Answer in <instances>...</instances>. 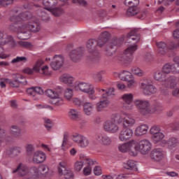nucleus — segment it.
Wrapping results in <instances>:
<instances>
[{
	"mask_svg": "<svg viewBox=\"0 0 179 179\" xmlns=\"http://www.w3.org/2000/svg\"><path fill=\"white\" fill-rule=\"evenodd\" d=\"M139 33L138 28L133 29L127 34V40L126 42L127 48L124 50V55L127 57H131L138 50V45L136 43L141 40V35Z\"/></svg>",
	"mask_w": 179,
	"mask_h": 179,
	"instance_id": "nucleus-1",
	"label": "nucleus"
},
{
	"mask_svg": "<svg viewBox=\"0 0 179 179\" xmlns=\"http://www.w3.org/2000/svg\"><path fill=\"white\" fill-rule=\"evenodd\" d=\"M117 124H121L120 113L112 115L111 118L103 123V128L106 132L117 134V131H120V127Z\"/></svg>",
	"mask_w": 179,
	"mask_h": 179,
	"instance_id": "nucleus-2",
	"label": "nucleus"
},
{
	"mask_svg": "<svg viewBox=\"0 0 179 179\" xmlns=\"http://www.w3.org/2000/svg\"><path fill=\"white\" fill-rule=\"evenodd\" d=\"M97 45L99 47H103V43L101 42L94 40L90 39L87 42V48L88 50V52L92 54L89 57V60L91 62H98L100 57H99V50H97Z\"/></svg>",
	"mask_w": 179,
	"mask_h": 179,
	"instance_id": "nucleus-3",
	"label": "nucleus"
},
{
	"mask_svg": "<svg viewBox=\"0 0 179 179\" xmlns=\"http://www.w3.org/2000/svg\"><path fill=\"white\" fill-rule=\"evenodd\" d=\"M134 150L142 153V155H148L152 150V143L148 139H143L138 143L136 141Z\"/></svg>",
	"mask_w": 179,
	"mask_h": 179,
	"instance_id": "nucleus-4",
	"label": "nucleus"
},
{
	"mask_svg": "<svg viewBox=\"0 0 179 179\" xmlns=\"http://www.w3.org/2000/svg\"><path fill=\"white\" fill-rule=\"evenodd\" d=\"M136 107L138 108L139 113L142 115H147V114H150L152 113V109L150 108V103L147 100L136 99L134 101Z\"/></svg>",
	"mask_w": 179,
	"mask_h": 179,
	"instance_id": "nucleus-5",
	"label": "nucleus"
},
{
	"mask_svg": "<svg viewBox=\"0 0 179 179\" xmlns=\"http://www.w3.org/2000/svg\"><path fill=\"white\" fill-rule=\"evenodd\" d=\"M59 93H61V91L59 92L52 90H47L45 91L46 96L52 99L50 103L54 106H62L64 104V100L59 97Z\"/></svg>",
	"mask_w": 179,
	"mask_h": 179,
	"instance_id": "nucleus-6",
	"label": "nucleus"
},
{
	"mask_svg": "<svg viewBox=\"0 0 179 179\" xmlns=\"http://www.w3.org/2000/svg\"><path fill=\"white\" fill-rule=\"evenodd\" d=\"M155 45H157L158 48L157 53L160 57H164L170 50H174L177 48V45L171 47L169 43L164 41H157L155 42Z\"/></svg>",
	"mask_w": 179,
	"mask_h": 179,
	"instance_id": "nucleus-7",
	"label": "nucleus"
},
{
	"mask_svg": "<svg viewBox=\"0 0 179 179\" xmlns=\"http://www.w3.org/2000/svg\"><path fill=\"white\" fill-rule=\"evenodd\" d=\"M21 30H29L32 33H38L41 30V24L37 21L31 20L28 23H23L20 27Z\"/></svg>",
	"mask_w": 179,
	"mask_h": 179,
	"instance_id": "nucleus-8",
	"label": "nucleus"
},
{
	"mask_svg": "<svg viewBox=\"0 0 179 179\" xmlns=\"http://www.w3.org/2000/svg\"><path fill=\"white\" fill-rule=\"evenodd\" d=\"M59 176H64L65 179L73 178V173L71 169H66V162H61L57 167Z\"/></svg>",
	"mask_w": 179,
	"mask_h": 179,
	"instance_id": "nucleus-9",
	"label": "nucleus"
},
{
	"mask_svg": "<svg viewBox=\"0 0 179 179\" xmlns=\"http://www.w3.org/2000/svg\"><path fill=\"white\" fill-rule=\"evenodd\" d=\"M72 141L78 145L80 148H87L90 141L87 137L79 134H75L72 136Z\"/></svg>",
	"mask_w": 179,
	"mask_h": 179,
	"instance_id": "nucleus-10",
	"label": "nucleus"
},
{
	"mask_svg": "<svg viewBox=\"0 0 179 179\" xmlns=\"http://www.w3.org/2000/svg\"><path fill=\"white\" fill-rule=\"evenodd\" d=\"M9 41H10V36H8L3 32L0 31V58L1 59H6L9 57V55L5 54L3 48L2 47L5 44H8Z\"/></svg>",
	"mask_w": 179,
	"mask_h": 179,
	"instance_id": "nucleus-11",
	"label": "nucleus"
},
{
	"mask_svg": "<svg viewBox=\"0 0 179 179\" xmlns=\"http://www.w3.org/2000/svg\"><path fill=\"white\" fill-rule=\"evenodd\" d=\"M64 61L65 57L62 55H56L53 57V61L50 63V66L53 71H58L64 66Z\"/></svg>",
	"mask_w": 179,
	"mask_h": 179,
	"instance_id": "nucleus-12",
	"label": "nucleus"
},
{
	"mask_svg": "<svg viewBox=\"0 0 179 179\" xmlns=\"http://www.w3.org/2000/svg\"><path fill=\"white\" fill-rule=\"evenodd\" d=\"M134 135V131L129 127H122L119 133V139L121 142H125L128 139H131Z\"/></svg>",
	"mask_w": 179,
	"mask_h": 179,
	"instance_id": "nucleus-13",
	"label": "nucleus"
},
{
	"mask_svg": "<svg viewBox=\"0 0 179 179\" xmlns=\"http://www.w3.org/2000/svg\"><path fill=\"white\" fill-rule=\"evenodd\" d=\"M141 89L144 94L150 95L155 94L156 92V88L152 85V82L149 80H144L141 83Z\"/></svg>",
	"mask_w": 179,
	"mask_h": 179,
	"instance_id": "nucleus-14",
	"label": "nucleus"
},
{
	"mask_svg": "<svg viewBox=\"0 0 179 179\" xmlns=\"http://www.w3.org/2000/svg\"><path fill=\"white\" fill-rule=\"evenodd\" d=\"M120 117L121 119V124H122V127L129 128V127H133V125H135V119H134V117H132L130 115L127 113L120 114Z\"/></svg>",
	"mask_w": 179,
	"mask_h": 179,
	"instance_id": "nucleus-15",
	"label": "nucleus"
},
{
	"mask_svg": "<svg viewBox=\"0 0 179 179\" xmlns=\"http://www.w3.org/2000/svg\"><path fill=\"white\" fill-rule=\"evenodd\" d=\"M138 19L143 20L146 17V13L145 12H141L138 6H130L126 13L127 16H135L136 15H138Z\"/></svg>",
	"mask_w": 179,
	"mask_h": 179,
	"instance_id": "nucleus-16",
	"label": "nucleus"
},
{
	"mask_svg": "<svg viewBox=\"0 0 179 179\" xmlns=\"http://www.w3.org/2000/svg\"><path fill=\"white\" fill-rule=\"evenodd\" d=\"M162 72L164 73H179V64L166 63L162 67Z\"/></svg>",
	"mask_w": 179,
	"mask_h": 179,
	"instance_id": "nucleus-17",
	"label": "nucleus"
},
{
	"mask_svg": "<svg viewBox=\"0 0 179 179\" xmlns=\"http://www.w3.org/2000/svg\"><path fill=\"white\" fill-rule=\"evenodd\" d=\"M164 151L161 148H155L153 149L150 155V159L153 160V162H161L164 159Z\"/></svg>",
	"mask_w": 179,
	"mask_h": 179,
	"instance_id": "nucleus-18",
	"label": "nucleus"
},
{
	"mask_svg": "<svg viewBox=\"0 0 179 179\" xmlns=\"http://www.w3.org/2000/svg\"><path fill=\"white\" fill-rule=\"evenodd\" d=\"M135 145H136V141L131 140L127 143L120 144L118 145V150L122 153H127V152L134 150Z\"/></svg>",
	"mask_w": 179,
	"mask_h": 179,
	"instance_id": "nucleus-19",
	"label": "nucleus"
},
{
	"mask_svg": "<svg viewBox=\"0 0 179 179\" xmlns=\"http://www.w3.org/2000/svg\"><path fill=\"white\" fill-rule=\"evenodd\" d=\"M96 140L103 146H110V144L113 142L111 138H110L106 133H99L96 134Z\"/></svg>",
	"mask_w": 179,
	"mask_h": 179,
	"instance_id": "nucleus-20",
	"label": "nucleus"
},
{
	"mask_svg": "<svg viewBox=\"0 0 179 179\" xmlns=\"http://www.w3.org/2000/svg\"><path fill=\"white\" fill-rule=\"evenodd\" d=\"M122 99L124 102L123 105L124 110H132L134 106L132 101H134V94H124L122 96Z\"/></svg>",
	"mask_w": 179,
	"mask_h": 179,
	"instance_id": "nucleus-21",
	"label": "nucleus"
},
{
	"mask_svg": "<svg viewBox=\"0 0 179 179\" xmlns=\"http://www.w3.org/2000/svg\"><path fill=\"white\" fill-rule=\"evenodd\" d=\"M76 90H80L83 93H94V87L90 83H80L75 86Z\"/></svg>",
	"mask_w": 179,
	"mask_h": 179,
	"instance_id": "nucleus-22",
	"label": "nucleus"
},
{
	"mask_svg": "<svg viewBox=\"0 0 179 179\" xmlns=\"http://www.w3.org/2000/svg\"><path fill=\"white\" fill-rule=\"evenodd\" d=\"M120 45H121V43L118 39L108 43L106 47V55H108V57L114 55V54H115V47H120Z\"/></svg>",
	"mask_w": 179,
	"mask_h": 179,
	"instance_id": "nucleus-23",
	"label": "nucleus"
},
{
	"mask_svg": "<svg viewBox=\"0 0 179 179\" xmlns=\"http://www.w3.org/2000/svg\"><path fill=\"white\" fill-rule=\"evenodd\" d=\"M83 57V50L82 48H77L70 52V58L73 62H79Z\"/></svg>",
	"mask_w": 179,
	"mask_h": 179,
	"instance_id": "nucleus-24",
	"label": "nucleus"
},
{
	"mask_svg": "<svg viewBox=\"0 0 179 179\" xmlns=\"http://www.w3.org/2000/svg\"><path fill=\"white\" fill-rule=\"evenodd\" d=\"M97 92L101 94L103 99H108V97H113L115 96V89L113 87L108 88L107 90L96 88Z\"/></svg>",
	"mask_w": 179,
	"mask_h": 179,
	"instance_id": "nucleus-25",
	"label": "nucleus"
},
{
	"mask_svg": "<svg viewBox=\"0 0 179 179\" xmlns=\"http://www.w3.org/2000/svg\"><path fill=\"white\" fill-rule=\"evenodd\" d=\"M20 79H22V76L19 74H15V77L13 80L9 78H6L4 79V82L5 83H8L9 86L11 87H19L22 83Z\"/></svg>",
	"mask_w": 179,
	"mask_h": 179,
	"instance_id": "nucleus-26",
	"label": "nucleus"
},
{
	"mask_svg": "<svg viewBox=\"0 0 179 179\" xmlns=\"http://www.w3.org/2000/svg\"><path fill=\"white\" fill-rule=\"evenodd\" d=\"M46 157L45 153H44L43 151H36L34 153L32 160L34 163L40 164V163H44V162H45Z\"/></svg>",
	"mask_w": 179,
	"mask_h": 179,
	"instance_id": "nucleus-27",
	"label": "nucleus"
},
{
	"mask_svg": "<svg viewBox=\"0 0 179 179\" xmlns=\"http://www.w3.org/2000/svg\"><path fill=\"white\" fill-rule=\"evenodd\" d=\"M162 85L166 89H174L177 86V80L173 77L165 78Z\"/></svg>",
	"mask_w": 179,
	"mask_h": 179,
	"instance_id": "nucleus-28",
	"label": "nucleus"
},
{
	"mask_svg": "<svg viewBox=\"0 0 179 179\" xmlns=\"http://www.w3.org/2000/svg\"><path fill=\"white\" fill-rule=\"evenodd\" d=\"M17 173L20 177H24L27 174H29V167L23 164H20L17 169L13 170V173Z\"/></svg>",
	"mask_w": 179,
	"mask_h": 179,
	"instance_id": "nucleus-29",
	"label": "nucleus"
},
{
	"mask_svg": "<svg viewBox=\"0 0 179 179\" xmlns=\"http://www.w3.org/2000/svg\"><path fill=\"white\" fill-rule=\"evenodd\" d=\"M109 105L110 101L106 98H103V96H101L100 101L96 103V110L99 112L103 111V110H104V108H107Z\"/></svg>",
	"mask_w": 179,
	"mask_h": 179,
	"instance_id": "nucleus-30",
	"label": "nucleus"
},
{
	"mask_svg": "<svg viewBox=\"0 0 179 179\" xmlns=\"http://www.w3.org/2000/svg\"><path fill=\"white\" fill-rule=\"evenodd\" d=\"M59 80L62 83L67 85V86H72L73 82H75V78L69 74H63L59 77Z\"/></svg>",
	"mask_w": 179,
	"mask_h": 179,
	"instance_id": "nucleus-31",
	"label": "nucleus"
},
{
	"mask_svg": "<svg viewBox=\"0 0 179 179\" xmlns=\"http://www.w3.org/2000/svg\"><path fill=\"white\" fill-rule=\"evenodd\" d=\"M27 93L29 96L34 97L37 94H44V90L40 87H32L27 90Z\"/></svg>",
	"mask_w": 179,
	"mask_h": 179,
	"instance_id": "nucleus-32",
	"label": "nucleus"
},
{
	"mask_svg": "<svg viewBox=\"0 0 179 179\" xmlns=\"http://www.w3.org/2000/svg\"><path fill=\"white\" fill-rule=\"evenodd\" d=\"M149 127L146 124L138 126L135 130V135L136 136H142V135H145Z\"/></svg>",
	"mask_w": 179,
	"mask_h": 179,
	"instance_id": "nucleus-33",
	"label": "nucleus"
},
{
	"mask_svg": "<svg viewBox=\"0 0 179 179\" xmlns=\"http://www.w3.org/2000/svg\"><path fill=\"white\" fill-rule=\"evenodd\" d=\"M10 22H12L13 24L10 25V30H12V31H17V27H15L16 23L21 22L20 17L19 15H12L9 18Z\"/></svg>",
	"mask_w": 179,
	"mask_h": 179,
	"instance_id": "nucleus-34",
	"label": "nucleus"
},
{
	"mask_svg": "<svg viewBox=\"0 0 179 179\" xmlns=\"http://www.w3.org/2000/svg\"><path fill=\"white\" fill-rule=\"evenodd\" d=\"M10 132L15 138H20L22 136V129L17 125H12L10 128Z\"/></svg>",
	"mask_w": 179,
	"mask_h": 179,
	"instance_id": "nucleus-35",
	"label": "nucleus"
},
{
	"mask_svg": "<svg viewBox=\"0 0 179 179\" xmlns=\"http://www.w3.org/2000/svg\"><path fill=\"white\" fill-rule=\"evenodd\" d=\"M69 117L71 121H76L80 118V112L77 109L71 108L69 111Z\"/></svg>",
	"mask_w": 179,
	"mask_h": 179,
	"instance_id": "nucleus-36",
	"label": "nucleus"
},
{
	"mask_svg": "<svg viewBox=\"0 0 179 179\" xmlns=\"http://www.w3.org/2000/svg\"><path fill=\"white\" fill-rule=\"evenodd\" d=\"M162 143L168 145L169 148L173 149V148H176L178 145V139L176 137H171L168 141L163 140Z\"/></svg>",
	"mask_w": 179,
	"mask_h": 179,
	"instance_id": "nucleus-37",
	"label": "nucleus"
},
{
	"mask_svg": "<svg viewBox=\"0 0 179 179\" xmlns=\"http://www.w3.org/2000/svg\"><path fill=\"white\" fill-rule=\"evenodd\" d=\"M46 10L50 12L54 16H61L64 15V11L62 8L56 7V8H44Z\"/></svg>",
	"mask_w": 179,
	"mask_h": 179,
	"instance_id": "nucleus-38",
	"label": "nucleus"
},
{
	"mask_svg": "<svg viewBox=\"0 0 179 179\" xmlns=\"http://www.w3.org/2000/svg\"><path fill=\"white\" fill-rule=\"evenodd\" d=\"M83 108L86 115H92L93 114V110H94V106L90 102H85L83 105Z\"/></svg>",
	"mask_w": 179,
	"mask_h": 179,
	"instance_id": "nucleus-39",
	"label": "nucleus"
},
{
	"mask_svg": "<svg viewBox=\"0 0 179 179\" xmlns=\"http://www.w3.org/2000/svg\"><path fill=\"white\" fill-rule=\"evenodd\" d=\"M119 78L124 82H127L130 79H132V74L129 71H122L119 73Z\"/></svg>",
	"mask_w": 179,
	"mask_h": 179,
	"instance_id": "nucleus-40",
	"label": "nucleus"
},
{
	"mask_svg": "<svg viewBox=\"0 0 179 179\" xmlns=\"http://www.w3.org/2000/svg\"><path fill=\"white\" fill-rule=\"evenodd\" d=\"M124 169L136 171V170H138L136 168V162L132 159L128 160L127 162L124 163Z\"/></svg>",
	"mask_w": 179,
	"mask_h": 179,
	"instance_id": "nucleus-41",
	"label": "nucleus"
},
{
	"mask_svg": "<svg viewBox=\"0 0 179 179\" xmlns=\"http://www.w3.org/2000/svg\"><path fill=\"white\" fill-rule=\"evenodd\" d=\"M166 75L164 72L163 71H157L155 75L154 78L155 80H159V82L162 83V84L164 82V80L167 78H166Z\"/></svg>",
	"mask_w": 179,
	"mask_h": 179,
	"instance_id": "nucleus-42",
	"label": "nucleus"
},
{
	"mask_svg": "<svg viewBox=\"0 0 179 179\" xmlns=\"http://www.w3.org/2000/svg\"><path fill=\"white\" fill-rule=\"evenodd\" d=\"M38 174H40V168L38 169L37 167L34 166L31 168L29 176L32 178V179H38Z\"/></svg>",
	"mask_w": 179,
	"mask_h": 179,
	"instance_id": "nucleus-43",
	"label": "nucleus"
},
{
	"mask_svg": "<svg viewBox=\"0 0 179 179\" xmlns=\"http://www.w3.org/2000/svg\"><path fill=\"white\" fill-rule=\"evenodd\" d=\"M100 40L99 41L103 45L106 44V43L108 42V39L110 38V33L108 31L103 32L100 36Z\"/></svg>",
	"mask_w": 179,
	"mask_h": 179,
	"instance_id": "nucleus-44",
	"label": "nucleus"
},
{
	"mask_svg": "<svg viewBox=\"0 0 179 179\" xmlns=\"http://www.w3.org/2000/svg\"><path fill=\"white\" fill-rule=\"evenodd\" d=\"M58 3V0H43V4L45 8H52V6H55Z\"/></svg>",
	"mask_w": 179,
	"mask_h": 179,
	"instance_id": "nucleus-45",
	"label": "nucleus"
},
{
	"mask_svg": "<svg viewBox=\"0 0 179 179\" xmlns=\"http://www.w3.org/2000/svg\"><path fill=\"white\" fill-rule=\"evenodd\" d=\"M152 138L154 143H159V142L163 141V138H164V134L161 131L152 136Z\"/></svg>",
	"mask_w": 179,
	"mask_h": 179,
	"instance_id": "nucleus-46",
	"label": "nucleus"
},
{
	"mask_svg": "<svg viewBox=\"0 0 179 179\" xmlns=\"http://www.w3.org/2000/svg\"><path fill=\"white\" fill-rule=\"evenodd\" d=\"M6 153L9 155L15 154V156H18L22 153V148L15 146V149H10L6 151Z\"/></svg>",
	"mask_w": 179,
	"mask_h": 179,
	"instance_id": "nucleus-47",
	"label": "nucleus"
},
{
	"mask_svg": "<svg viewBox=\"0 0 179 179\" xmlns=\"http://www.w3.org/2000/svg\"><path fill=\"white\" fill-rule=\"evenodd\" d=\"M19 16L20 17V21H22V20H29V19H30L31 16H33V15L31 14V13L29 11H26V12L20 13Z\"/></svg>",
	"mask_w": 179,
	"mask_h": 179,
	"instance_id": "nucleus-48",
	"label": "nucleus"
},
{
	"mask_svg": "<svg viewBox=\"0 0 179 179\" xmlns=\"http://www.w3.org/2000/svg\"><path fill=\"white\" fill-rule=\"evenodd\" d=\"M44 76H51V71H48V66H44L37 72Z\"/></svg>",
	"mask_w": 179,
	"mask_h": 179,
	"instance_id": "nucleus-49",
	"label": "nucleus"
},
{
	"mask_svg": "<svg viewBox=\"0 0 179 179\" xmlns=\"http://www.w3.org/2000/svg\"><path fill=\"white\" fill-rule=\"evenodd\" d=\"M160 132H162V129H160V126L158 125L152 126L150 130V133L151 134V135H152V136L157 134H159Z\"/></svg>",
	"mask_w": 179,
	"mask_h": 179,
	"instance_id": "nucleus-50",
	"label": "nucleus"
},
{
	"mask_svg": "<svg viewBox=\"0 0 179 179\" xmlns=\"http://www.w3.org/2000/svg\"><path fill=\"white\" fill-rule=\"evenodd\" d=\"M131 72L134 75H136V76H143L145 75V72L138 67H132Z\"/></svg>",
	"mask_w": 179,
	"mask_h": 179,
	"instance_id": "nucleus-51",
	"label": "nucleus"
},
{
	"mask_svg": "<svg viewBox=\"0 0 179 179\" xmlns=\"http://www.w3.org/2000/svg\"><path fill=\"white\" fill-rule=\"evenodd\" d=\"M25 149H26V154L27 155V156H31L34 150H36L34 145L31 144H27L25 147Z\"/></svg>",
	"mask_w": 179,
	"mask_h": 179,
	"instance_id": "nucleus-52",
	"label": "nucleus"
},
{
	"mask_svg": "<svg viewBox=\"0 0 179 179\" xmlns=\"http://www.w3.org/2000/svg\"><path fill=\"white\" fill-rule=\"evenodd\" d=\"M43 64H44V61H43V59H38L37 62H36L35 65L33 67L34 71L35 72L39 71L41 69L40 68Z\"/></svg>",
	"mask_w": 179,
	"mask_h": 179,
	"instance_id": "nucleus-53",
	"label": "nucleus"
},
{
	"mask_svg": "<svg viewBox=\"0 0 179 179\" xmlns=\"http://www.w3.org/2000/svg\"><path fill=\"white\" fill-rule=\"evenodd\" d=\"M64 97L66 100H71L73 97V91L69 88H67L64 92Z\"/></svg>",
	"mask_w": 179,
	"mask_h": 179,
	"instance_id": "nucleus-54",
	"label": "nucleus"
},
{
	"mask_svg": "<svg viewBox=\"0 0 179 179\" xmlns=\"http://www.w3.org/2000/svg\"><path fill=\"white\" fill-rule=\"evenodd\" d=\"M17 62H27V57H17L11 61V64H17Z\"/></svg>",
	"mask_w": 179,
	"mask_h": 179,
	"instance_id": "nucleus-55",
	"label": "nucleus"
},
{
	"mask_svg": "<svg viewBox=\"0 0 179 179\" xmlns=\"http://www.w3.org/2000/svg\"><path fill=\"white\" fill-rule=\"evenodd\" d=\"M102 73L103 72H98L92 75V78L94 82H101V79H103Z\"/></svg>",
	"mask_w": 179,
	"mask_h": 179,
	"instance_id": "nucleus-56",
	"label": "nucleus"
},
{
	"mask_svg": "<svg viewBox=\"0 0 179 179\" xmlns=\"http://www.w3.org/2000/svg\"><path fill=\"white\" fill-rule=\"evenodd\" d=\"M84 164H85V162H83V161L76 162L74 164V169L76 170V171H80V170H82V169H83Z\"/></svg>",
	"mask_w": 179,
	"mask_h": 179,
	"instance_id": "nucleus-57",
	"label": "nucleus"
},
{
	"mask_svg": "<svg viewBox=\"0 0 179 179\" xmlns=\"http://www.w3.org/2000/svg\"><path fill=\"white\" fill-rule=\"evenodd\" d=\"M125 4L130 6H138L139 5V0H125Z\"/></svg>",
	"mask_w": 179,
	"mask_h": 179,
	"instance_id": "nucleus-58",
	"label": "nucleus"
},
{
	"mask_svg": "<svg viewBox=\"0 0 179 179\" xmlns=\"http://www.w3.org/2000/svg\"><path fill=\"white\" fill-rule=\"evenodd\" d=\"M15 0H0V6H3L4 8L8 5H12Z\"/></svg>",
	"mask_w": 179,
	"mask_h": 179,
	"instance_id": "nucleus-59",
	"label": "nucleus"
},
{
	"mask_svg": "<svg viewBox=\"0 0 179 179\" xmlns=\"http://www.w3.org/2000/svg\"><path fill=\"white\" fill-rule=\"evenodd\" d=\"M50 171V168L48 166L45 164H41L39 166V171L40 173H47Z\"/></svg>",
	"mask_w": 179,
	"mask_h": 179,
	"instance_id": "nucleus-60",
	"label": "nucleus"
},
{
	"mask_svg": "<svg viewBox=\"0 0 179 179\" xmlns=\"http://www.w3.org/2000/svg\"><path fill=\"white\" fill-rule=\"evenodd\" d=\"M18 44L19 45H20L21 47H24V48H29V47H31V43L23 41H19Z\"/></svg>",
	"mask_w": 179,
	"mask_h": 179,
	"instance_id": "nucleus-61",
	"label": "nucleus"
},
{
	"mask_svg": "<svg viewBox=\"0 0 179 179\" xmlns=\"http://www.w3.org/2000/svg\"><path fill=\"white\" fill-rule=\"evenodd\" d=\"M91 173H92V167L87 166V167L84 168V169H83L84 176H90Z\"/></svg>",
	"mask_w": 179,
	"mask_h": 179,
	"instance_id": "nucleus-62",
	"label": "nucleus"
},
{
	"mask_svg": "<svg viewBox=\"0 0 179 179\" xmlns=\"http://www.w3.org/2000/svg\"><path fill=\"white\" fill-rule=\"evenodd\" d=\"M127 82V86L129 89H132V87H135V86H136V82L134 80H129Z\"/></svg>",
	"mask_w": 179,
	"mask_h": 179,
	"instance_id": "nucleus-63",
	"label": "nucleus"
},
{
	"mask_svg": "<svg viewBox=\"0 0 179 179\" xmlns=\"http://www.w3.org/2000/svg\"><path fill=\"white\" fill-rule=\"evenodd\" d=\"M94 173L95 174V176H101V168L100 166H95L94 168Z\"/></svg>",
	"mask_w": 179,
	"mask_h": 179,
	"instance_id": "nucleus-64",
	"label": "nucleus"
}]
</instances>
